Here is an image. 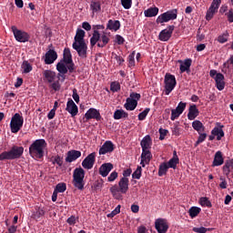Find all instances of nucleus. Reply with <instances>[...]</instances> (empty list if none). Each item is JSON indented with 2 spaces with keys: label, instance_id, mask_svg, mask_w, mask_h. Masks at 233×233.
Segmentation results:
<instances>
[{
  "label": "nucleus",
  "instance_id": "nucleus-7",
  "mask_svg": "<svg viewBox=\"0 0 233 233\" xmlns=\"http://www.w3.org/2000/svg\"><path fill=\"white\" fill-rule=\"evenodd\" d=\"M177 17V9H172L162 13V15H158L157 18V24L168 23L170 21L176 20Z\"/></svg>",
  "mask_w": 233,
  "mask_h": 233
},
{
  "label": "nucleus",
  "instance_id": "nucleus-52",
  "mask_svg": "<svg viewBox=\"0 0 233 233\" xmlns=\"http://www.w3.org/2000/svg\"><path fill=\"white\" fill-rule=\"evenodd\" d=\"M120 89H121V86H120L119 83H116V82L111 83V85H110V90L111 91L117 92Z\"/></svg>",
  "mask_w": 233,
  "mask_h": 233
},
{
  "label": "nucleus",
  "instance_id": "nucleus-55",
  "mask_svg": "<svg viewBox=\"0 0 233 233\" xmlns=\"http://www.w3.org/2000/svg\"><path fill=\"white\" fill-rule=\"evenodd\" d=\"M229 23H233V8H230L228 12L225 13Z\"/></svg>",
  "mask_w": 233,
  "mask_h": 233
},
{
  "label": "nucleus",
  "instance_id": "nucleus-23",
  "mask_svg": "<svg viewBox=\"0 0 233 233\" xmlns=\"http://www.w3.org/2000/svg\"><path fill=\"white\" fill-rule=\"evenodd\" d=\"M57 59V53L52 49L47 51L45 56V63L46 65H52L54 61Z\"/></svg>",
  "mask_w": 233,
  "mask_h": 233
},
{
  "label": "nucleus",
  "instance_id": "nucleus-49",
  "mask_svg": "<svg viewBox=\"0 0 233 233\" xmlns=\"http://www.w3.org/2000/svg\"><path fill=\"white\" fill-rule=\"evenodd\" d=\"M150 112V108L149 107H146L144 109L143 112H141L139 115H138V119L139 120H144L147 116V114Z\"/></svg>",
  "mask_w": 233,
  "mask_h": 233
},
{
  "label": "nucleus",
  "instance_id": "nucleus-64",
  "mask_svg": "<svg viewBox=\"0 0 233 233\" xmlns=\"http://www.w3.org/2000/svg\"><path fill=\"white\" fill-rule=\"evenodd\" d=\"M131 173H132V170L130 168H127V169L124 170L123 171V177H125V178L129 177Z\"/></svg>",
  "mask_w": 233,
  "mask_h": 233
},
{
  "label": "nucleus",
  "instance_id": "nucleus-1",
  "mask_svg": "<svg viewBox=\"0 0 233 233\" xmlns=\"http://www.w3.org/2000/svg\"><path fill=\"white\" fill-rule=\"evenodd\" d=\"M76 66L74 64L73 56L70 48H65L63 51L62 60L59 62V76L62 77V81L66 80V74L69 71L70 74L74 73Z\"/></svg>",
  "mask_w": 233,
  "mask_h": 233
},
{
  "label": "nucleus",
  "instance_id": "nucleus-56",
  "mask_svg": "<svg viewBox=\"0 0 233 233\" xmlns=\"http://www.w3.org/2000/svg\"><path fill=\"white\" fill-rule=\"evenodd\" d=\"M180 113L177 111V108L172 109V114H171V120L174 121L177 118H178L180 116Z\"/></svg>",
  "mask_w": 233,
  "mask_h": 233
},
{
  "label": "nucleus",
  "instance_id": "nucleus-22",
  "mask_svg": "<svg viewBox=\"0 0 233 233\" xmlns=\"http://www.w3.org/2000/svg\"><path fill=\"white\" fill-rule=\"evenodd\" d=\"M111 39L107 36L106 33H103L99 35V38L97 39V46L98 48H105L106 45L110 43Z\"/></svg>",
  "mask_w": 233,
  "mask_h": 233
},
{
  "label": "nucleus",
  "instance_id": "nucleus-24",
  "mask_svg": "<svg viewBox=\"0 0 233 233\" xmlns=\"http://www.w3.org/2000/svg\"><path fill=\"white\" fill-rule=\"evenodd\" d=\"M199 109L195 104L191 105L188 108L187 119L195 120L199 116Z\"/></svg>",
  "mask_w": 233,
  "mask_h": 233
},
{
  "label": "nucleus",
  "instance_id": "nucleus-4",
  "mask_svg": "<svg viewBox=\"0 0 233 233\" xmlns=\"http://www.w3.org/2000/svg\"><path fill=\"white\" fill-rule=\"evenodd\" d=\"M25 152V147L19 146H13L9 151H4L0 154V161H12L19 159Z\"/></svg>",
  "mask_w": 233,
  "mask_h": 233
},
{
  "label": "nucleus",
  "instance_id": "nucleus-11",
  "mask_svg": "<svg viewBox=\"0 0 233 233\" xmlns=\"http://www.w3.org/2000/svg\"><path fill=\"white\" fill-rule=\"evenodd\" d=\"M175 30V25H168L167 29L162 30L158 34V39L161 42H168L169 39L171 38L173 32Z\"/></svg>",
  "mask_w": 233,
  "mask_h": 233
},
{
  "label": "nucleus",
  "instance_id": "nucleus-9",
  "mask_svg": "<svg viewBox=\"0 0 233 233\" xmlns=\"http://www.w3.org/2000/svg\"><path fill=\"white\" fill-rule=\"evenodd\" d=\"M177 85L176 76L174 75L166 74L165 76V88L166 96H169Z\"/></svg>",
  "mask_w": 233,
  "mask_h": 233
},
{
  "label": "nucleus",
  "instance_id": "nucleus-43",
  "mask_svg": "<svg viewBox=\"0 0 233 233\" xmlns=\"http://www.w3.org/2000/svg\"><path fill=\"white\" fill-rule=\"evenodd\" d=\"M199 204L202 207H207V208L212 207V203L208 200V197H201V198L199 199Z\"/></svg>",
  "mask_w": 233,
  "mask_h": 233
},
{
  "label": "nucleus",
  "instance_id": "nucleus-3",
  "mask_svg": "<svg viewBox=\"0 0 233 233\" xmlns=\"http://www.w3.org/2000/svg\"><path fill=\"white\" fill-rule=\"evenodd\" d=\"M47 144L46 139H36L29 147V155L34 159H43Z\"/></svg>",
  "mask_w": 233,
  "mask_h": 233
},
{
  "label": "nucleus",
  "instance_id": "nucleus-13",
  "mask_svg": "<svg viewBox=\"0 0 233 233\" xmlns=\"http://www.w3.org/2000/svg\"><path fill=\"white\" fill-rule=\"evenodd\" d=\"M104 29H105V25H93L94 33H93L92 37L90 38V46H95L97 44V41L99 39V35H101L99 33V30H104Z\"/></svg>",
  "mask_w": 233,
  "mask_h": 233
},
{
  "label": "nucleus",
  "instance_id": "nucleus-33",
  "mask_svg": "<svg viewBox=\"0 0 233 233\" xmlns=\"http://www.w3.org/2000/svg\"><path fill=\"white\" fill-rule=\"evenodd\" d=\"M192 127L198 134H200V132H204L205 131V127L203 126V123L201 121H199V120H194L192 122Z\"/></svg>",
  "mask_w": 233,
  "mask_h": 233
},
{
  "label": "nucleus",
  "instance_id": "nucleus-38",
  "mask_svg": "<svg viewBox=\"0 0 233 233\" xmlns=\"http://www.w3.org/2000/svg\"><path fill=\"white\" fill-rule=\"evenodd\" d=\"M169 169L167 163H162L158 167V177H163L167 175V171Z\"/></svg>",
  "mask_w": 233,
  "mask_h": 233
},
{
  "label": "nucleus",
  "instance_id": "nucleus-21",
  "mask_svg": "<svg viewBox=\"0 0 233 233\" xmlns=\"http://www.w3.org/2000/svg\"><path fill=\"white\" fill-rule=\"evenodd\" d=\"M66 110L70 113L72 117L76 116L79 112V108L73 99L68 100Z\"/></svg>",
  "mask_w": 233,
  "mask_h": 233
},
{
  "label": "nucleus",
  "instance_id": "nucleus-16",
  "mask_svg": "<svg viewBox=\"0 0 233 233\" xmlns=\"http://www.w3.org/2000/svg\"><path fill=\"white\" fill-rule=\"evenodd\" d=\"M85 117L86 118V120L96 119L99 121L102 118V116L100 115L98 109L90 107L85 114Z\"/></svg>",
  "mask_w": 233,
  "mask_h": 233
},
{
  "label": "nucleus",
  "instance_id": "nucleus-18",
  "mask_svg": "<svg viewBox=\"0 0 233 233\" xmlns=\"http://www.w3.org/2000/svg\"><path fill=\"white\" fill-rule=\"evenodd\" d=\"M152 157L153 156H152V153L150 152V149H142L141 161H140L141 167H146L145 163L149 164Z\"/></svg>",
  "mask_w": 233,
  "mask_h": 233
},
{
  "label": "nucleus",
  "instance_id": "nucleus-26",
  "mask_svg": "<svg viewBox=\"0 0 233 233\" xmlns=\"http://www.w3.org/2000/svg\"><path fill=\"white\" fill-rule=\"evenodd\" d=\"M140 147L142 150H147L150 149L152 147V138L150 135H147L144 137L140 142Z\"/></svg>",
  "mask_w": 233,
  "mask_h": 233
},
{
  "label": "nucleus",
  "instance_id": "nucleus-30",
  "mask_svg": "<svg viewBox=\"0 0 233 233\" xmlns=\"http://www.w3.org/2000/svg\"><path fill=\"white\" fill-rule=\"evenodd\" d=\"M124 106L127 111H133L137 106V100H134L133 98L128 97Z\"/></svg>",
  "mask_w": 233,
  "mask_h": 233
},
{
  "label": "nucleus",
  "instance_id": "nucleus-29",
  "mask_svg": "<svg viewBox=\"0 0 233 233\" xmlns=\"http://www.w3.org/2000/svg\"><path fill=\"white\" fill-rule=\"evenodd\" d=\"M231 170H233V158L226 160L223 166V173L227 177H228Z\"/></svg>",
  "mask_w": 233,
  "mask_h": 233
},
{
  "label": "nucleus",
  "instance_id": "nucleus-58",
  "mask_svg": "<svg viewBox=\"0 0 233 233\" xmlns=\"http://www.w3.org/2000/svg\"><path fill=\"white\" fill-rule=\"evenodd\" d=\"M208 230H209V229L205 228L203 227H201V228H192V231L195 232V233H207Z\"/></svg>",
  "mask_w": 233,
  "mask_h": 233
},
{
  "label": "nucleus",
  "instance_id": "nucleus-6",
  "mask_svg": "<svg viewBox=\"0 0 233 233\" xmlns=\"http://www.w3.org/2000/svg\"><path fill=\"white\" fill-rule=\"evenodd\" d=\"M25 123V118L19 113H15L10 122V128L12 134H17L21 128H23V124Z\"/></svg>",
  "mask_w": 233,
  "mask_h": 233
},
{
  "label": "nucleus",
  "instance_id": "nucleus-61",
  "mask_svg": "<svg viewBox=\"0 0 233 233\" xmlns=\"http://www.w3.org/2000/svg\"><path fill=\"white\" fill-rule=\"evenodd\" d=\"M76 223V218L75 216H71L70 218H67V224L69 226H75Z\"/></svg>",
  "mask_w": 233,
  "mask_h": 233
},
{
  "label": "nucleus",
  "instance_id": "nucleus-40",
  "mask_svg": "<svg viewBox=\"0 0 233 233\" xmlns=\"http://www.w3.org/2000/svg\"><path fill=\"white\" fill-rule=\"evenodd\" d=\"M200 212H201V208H198V207H192L188 210V214L191 218H196L197 216H198V214H200Z\"/></svg>",
  "mask_w": 233,
  "mask_h": 233
},
{
  "label": "nucleus",
  "instance_id": "nucleus-5",
  "mask_svg": "<svg viewBox=\"0 0 233 233\" xmlns=\"http://www.w3.org/2000/svg\"><path fill=\"white\" fill-rule=\"evenodd\" d=\"M85 177H86V171L83 169V167H76L73 173V185L75 186V188L83 191L85 189Z\"/></svg>",
  "mask_w": 233,
  "mask_h": 233
},
{
  "label": "nucleus",
  "instance_id": "nucleus-25",
  "mask_svg": "<svg viewBox=\"0 0 233 233\" xmlns=\"http://www.w3.org/2000/svg\"><path fill=\"white\" fill-rule=\"evenodd\" d=\"M119 192L126 194L129 189V179L126 177L120 178L118 182Z\"/></svg>",
  "mask_w": 233,
  "mask_h": 233
},
{
  "label": "nucleus",
  "instance_id": "nucleus-44",
  "mask_svg": "<svg viewBox=\"0 0 233 233\" xmlns=\"http://www.w3.org/2000/svg\"><path fill=\"white\" fill-rule=\"evenodd\" d=\"M142 167L138 166L137 170L133 172L132 177L135 179H140L142 177Z\"/></svg>",
  "mask_w": 233,
  "mask_h": 233
},
{
  "label": "nucleus",
  "instance_id": "nucleus-31",
  "mask_svg": "<svg viewBox=\"0 0 233 233\" xmlns=\"http://www.w3.org/2000/svg\"><path fill=\"white\" fill-rule=\"evenodd\" d=\"M45 208H38L35 212H34L31 216L32 219H35V221L41 219L43 216H45Z\"/></svg>",
  "mask_w": 233,
  "mask_h": 233
},
{
  "label": "nucleus",
  "instance_id": "nucleus-14",
  "mask_svg": "<svg viewBox=\"0 0 233 233\" xmlns=\"http://www.w3.org/2000/svg\"><path fill=\"white\" fill-rule=\"evenodd\" d=\"M155 228L158 233H167L169 226L165 218H157L155 222Z\"/></svg>",
  "mask_w": 233,
  "mask_h": 233
},
{
  "label": "nucleus",
  "instance_id": "nucleus-19",
  "mask_svg": "<svg viewBox=\"0 0 233 233\" xmlns=\"http://www.w3.org/2000/svg\"><path fill=\"white\" fill-rule=\"evenodd\" d=\"M114 166L112 163H104L99 167V175L103 177H106L113 170Z\"/></svg>",
  "mask_w": 233,
  "mask_h": 233
},
{
  "label": "nucleus",
  "instance_id": "nucleus-51",
  "mask_svg": "<svg viewBox=\"0 0 233 233\" xmlns=\"http://www.w3.org/2000/svg\"><path fill=\"white\" fill-rule=\"evenodd\" d=\"M121 2V5L125 8V9H130L131 5H132V0H120Z\"/></svg>",
  "mask_w": 233,
  "mask_h": 233
},
{
  "label": "nucleus",
  "instance_id": "nucleus-39",
  "mask_svg": "<svg viewBox=\"0 0 233 233\" xmlns=\"http://www.w3.org/2000/svg\"><path fill=\"white\" fill-rule=\"evenodd\" d=\"M90 9L93 13H98L101 10V3L99 1H92L90 4Z\"/></svg>",
  "mask_w": 233,
  "mask_h": 233
},
{
  "label": "nucleus",
  "instance_id": "nucleus-35",
  "mask_svg": "<svg viewBox=\"0 0 233 233\" xmlns=\"http://www.w3.org/2000/svg\"><path fill=\"white\" fill-rule=\"evenodd\" d=\"M159 12L157 7H151L144 11V15L146 17H154L157 16Z\"/></svg>",
  "mask_w": 233,
  "mask_h": 233
},
{
  "label": "nucleus",
  "instance_id": "nucleus-12",
  "mask_svg": "<svg viewBox=\"0 0 233 233\" xmlns=\"http://www.w3.org/2000/svg\"><path fill=\"white\" fill-rule=\"evenodd\" d=\"M96 162V152L90 153L82 162V167L87 170L93 168Z\"/></svg>",
  "mask_w": 233,
  "mask_h": 233
},
{
  "label": "nucleus",
  "instance_id": "nucleus-50",
  "mask_svg": "<svg viewBox=\"0 0 233 233\" xmlns=\"http://www.w3.org/2000/svg\"><path fill=\"white\" fill-rule=\"evenodd\" d=\"M158 133H159V140H164L166 136L168 134V130L167 129H163V128H159L158 129Z\"/></svg>",
  "mask_w": 233,
  "mask_h": 233
},
{
  "label": "nucleus",
  "instance_id": "nucleus-59",
  "mask_svg": "<svg viewBox=\"0 0 233 233\" xmlns=\"http://www.w3.org/2000/svg\"><path fill=\"white\" fill-rule=\"evenodd\" d=\"M116 44L121 46L125 44V38L121 36V35H116Z\"/></svg>",
  "mask_w": 233,
  "mask_h": 233
},
{
  "label": "nucleus",
  "instance_id": "nucleus-28",
  "mask_svg": "<svg viewBox=\"0 0 233 233\" xmlns=\"http://www.w3.org/2000/svg\"><path fill=\"white\" fill-rule=\"evenodd\" d=\"M224 164V158L221 151H217L214 157L212 167H221Z\"/></svg>",
  "mask_w": 233,
  "mask_h": 233
},
{
  "label": "nucleus",
  "instance_id": "nucleus-2",
  "mask_svg": "<svg viewBox=\"0 0 233 233\" xmlns=\"http://www.w3.org/2000/svg\"><path fill=\"white\" fill-rule=\"evenodd\" d=\"M86 31L82 29H77L75 35V41L73 43V49L77 53L78 56L82 59L87 57V45L85 40Z\"/></svg>",
  "mask_w": 233,
  "mask_h": 233
},
{
  "label": "nucleus",
  "instance_id": "nucleus-32",
  "mask_svg": "<svg viewBox=\"0 0 233 233\" xmlns=\"http://www.w3.org/2000/svg\"><path fill=\"white\" fill-rule=\"evenodd\" d=\"M218 8L215 7V5H211L209 9L207 11V14H206V20L207 21H210L213 19L215 14L218 13Z\"/></svg>",
  "mask_w": 233,
  "mask_h": 233
},
{
  "label": "nucleus",
  "instance_id": "nucleus-17",
  "mask_svg": "<svg viewBox=\"0 0 233 233\" xmlns=\"http://www.w3.org/2000/svg\"><path fill=\"white\" fill-rule=\"evenodd\" d=\"M222 127H224V126H221L220 127H214L211 130V136L208 137V139L212 141L215 139V136H217V140L220 141L221 138L224 137L225 136V133Z\"/></svg>",
  "mask_w": 233,
  "mask_h": 233
},
{
  "label": "nucleus",
  "instance_id": "nucleus-63",
  "mask_svg": "<svg viewBox=\"0 0 233 233\" xmlns=\"http://www.w3.org/2000/svg\"><path fill=\"white\" fill-rule=\"evenodd\" d=\"M72 96H73V98L75 99V102L76 103V104H78L79 103V94H78V92H77V89H74L73 90V95H72Z\"/></svg>",
  "mask_w": 233,
  "mask_h": 233
},
{
  "label": "nucleus",
  "instance_id": "nucleus-48",
  "mask_svg": "<svg viewBox=\"0 0 233 233\" xmlns=\"http://www.w3.org/2000/svg\"><path fill=\"white\" fill-rule=\"evenodd\" d=\"M172 135L177 137L181 135V127L177 126V124H174V126L172 127Z\"/></svg>",
  "mask_w": 233,
  "mask_h": 233
},
{
  "label": "nucleus",
  "instance_id": "nucleus-62",
  "mask_svg": "<svg viewBox=\"0 0 233 233\" xmlns=\"http://www.w3.org/2000/svg\"><path fill=\"white\" fill-rule=\"evenodd\" d=\"M207 137H208V134H205L203 132L198 133V139L200 143L204 142L207 139Z\"/></svg>",
  "mask_w": 233,
  "mask_h": 233
},
{
  "label": "nucleus",
  "instance_id": "nucleus-36",
  "mask_svg": "<svg viewBox=\"0 0 233 233\" xmlns=\"http://www.w3.org/2000/svg\"><path fill=\"white\" fill-rule=\"evenodd\" d=\"M192 65V60L191 59H186L184 61V64H181L179 66L180 73H185L188 72L190 69V66Z\"/></svg>",
  "mask_w": 233,
  "mask_h": 233
},
{
  "label": "nucleus",
  "instance_id": "nucleus-47",
  "mask_svg": "<svg viewBox=\"0 0 233 233\" xmlns=\"http://www.w3.org/2000/svg\"><path fill=\"white\" fill-rule=\"evenodd\" d=\"M117 177H118V173L116 171H113L108 176L107 182H109V183L115 182Z\"/></svg>",
  "mask_w": 233,
  "mask_h": 233
},
{
  "label": "nucleus",
  "instance_id": "nucleus-37",
  "mask_svg": "<svg viewBox=\"0 0 233 233\" xmlns=\"http://www.w3.org/2000/svg\"><path fill=\"white\" fill-rule=\"evenodd\" d=\"M21 69L23 74H30V72L33 70L32 64L25 60L22 63Z\"/></svg>",
  "mask_w": 233,
  "mask_h": 233
},
{
  "label": "nucleus",
  "instance_id": "nucleus-20",
  "mask_svg": "<svg viewBox=\"0 0 233 233\" xmlns=\"http://www.w3.org/2000/svg\"><path fill=\"white\" fill-rule=\"evenodd\" d=\"M82 156L81 151L79 150H69L67 152V157H66V162L67 163H73L74 161L79 159V157Z\"/></svg>",
  "mask_w": 233,
  "mask_h": 233
},
{
  "label": "nucleus",
  "instance_id": "nucleus-41",
  "mask_svg": "<svg viewBox=\"0 0 233 233\" xmlns=\"http://www.w3.org/2000/svg\"><path fill=\"white\" fill-rule=\"evenodd\" d=\"M228 36H229V34L228 31H226L222 35H218V42L220 44H225V43L228 42Z\"/></svg>",
  "mask_w": 233,
  "mask_h": 233
},
{
  "label": "nucleus",
  "instance_id": "nucleus-60",
  "mask_svg": "<svg viewBox=\"0 0 233 233\" xmlns=\"http://www.w3.org/2000/svg\"><path fill=\"white\" fill-rule=\"evenodd\" d=\"M114 118L119 120L122 118V109H116L114 114Z\"/></svg>",
  "mask_w": 233,
  "mask_h": 233
},
{
  "label": "nucleus",
  "instance_id": "nucleus-8",
  "mask_svg": "<svg viewBox=\"0 0 233 233\" xmlns=\"http://www.w3.org/2000/svg\"><path fill=\"white\" fill-rule=\"evenodd\" d=\"M209 76H211V78L215 79L216 81V86H217V89L219 91H222L223 89H225V76L218 73L217 70L215 69H211L209 72Z\"/></svg>",
  "mask_w": 233,
  "mask_h": 233
},
{
  "label": "nucleus",
  "instance_id": "nucleus-46",
  "mask_svg": "<svg viewBox=\"0 0 233 233\" xmlns=\"http://www.w3.org/2000/svg\"><path fill=\"white\" fill-rule=\"evenodd\" d=\"M135 56H136V51H133V53H131L128 56L127 59H128L129 66H135V65H136Z\"/></svg>",
  "mask_w": 233,
  "mask_h": 233
},
{
  "label": "nucleus",
  "instance_id": "nucleus-10",
  "mask_svg": "<svg viewBox=\"0 0 233 233\" xmlns=\"http://www.w3.org/2000/svg\"><path fill=\"white\" fill-rule=\"evenodd\" d=\"M11 30L15 35V39H16L18 43H26L30 40V35L25 31L17 29L15 25H13Z\"/></svg>",
  "mask_w": 233,
  "mask_h": 233
},
{
  "label": "nucleus",
  "instance_id": "nucleus-54",
  "mask_svg": "<svg viewBox=\"0 0 233 233\" xmlns=\"http://www.w3.org/2000/svg\"><path fill=\"white\" fill-rule=\"evenodd\" d=\"M129 98H132L134 101H139V99L141 98V94L139 93H135V92H132L130 93L129 95Z\"/></svg>",
  "mask_w": 233,
  "mask_h": 233
},
{
  "label": "nucleus",
  "instance_id": "nucleus-27",
  "mask_svg": "<svg viewBox=\"0 0 233 233\" xmlns=\"http://www.w3.org/2000/svg\"><path fill=\"white\" fill-rule=\"evenodd\" d=\"M120 27H121V23L119 22V20L109 19L106 25L107 30H111L115 32L119 30Z\"/></svg>",
  "mask_w": 233,
  "mask_h": 233
},
{
  "label": "nucleus",
  "instance_id": "nucleus-42",
  "mask_svg": "<svg viewBox=\"0 0 233 233\" xmlns=\"http://www.w3.org/2000/svg\"><path fill=\"white\" fill-rule=\"evenodd\" d=\"M168 166V168L176 169L177 165L179 164V158H170L168 162L167 163Z\"/></svg>",
  "mask_w": 233,
  "mask_h": 233
},
{
  "label": "nucleus",
  "instance_id": "nucleus-45",
  "mask_svg": "<svg viewBox=\"0 0 233 233\" xmlns=\"http://www.w3.org/2000/svg\"><path fill=\"white\" fill-rule=\"evenodd\" d=\"M187 102L180 101L178 106L176 107L177 111L181 115L183 114L184 110L186 109Z\"/></svg>",
  "mask_w": 233,
  "mask_h": 233
},
{
  "label": "nucleus",
  "instance_id": "nucleus-15",
  "mask_svg": "<svg viewBox=\"0 0 233 233\" xmlns=\"http://www.w3.org/2000/svg\"><path fill=\"white\" fill-rule=\"evenodd\" d=\"M115 148V144L112 141H106L99 149V155L111 154Z\"/></svg>",
  "mask_w": 233,
  "mask_h": 233
},
{
  "label": "nucleus",
  "instance_id": "nucleus-53",
  "mask_svg": "<svg viewBox=\"0 0 233 233\" xmlns=\"http://www.w3.org/2000/svg\"><path fill=\"white\" fill-rule=\"evenodd\" d=\"M103 186H104V180L103 179L96 181L95 185H94L96 190L102 189Z\"/></svg>",
  "mask_w": 233,
  "mask_h": 233
},
{
  "label": "nucleus",
  "instance_id": "nucleus-34",
  "mask_svg": "<svg viewBox=\"0 0 233 233\" xmlns=\"http://www.w3.org/2000/svg\"><path fill=\"white\" fill-rule=\"evenodd\" d=\"M44 77L48 83H54L56 81V72L46 70L44 71Z\"/></svg>",
  "mask_w": 233,
  "mask_h": 233
},
{
  "label": "nucleus",
  "instance_id": "nucleus-57",
  "mask_svg": "<svg viewBox=\"0 0 233 233\" xmlns=\"http://www.w3.org/2000/svg\"><path fill=\"white\" fill-rule=\"evenodd\" d=\"M57 194H59V184L56 186L55 191L52 195V201H57Z\"/></svg>",
  "mask_w": 233,
  "mask_h": 233
}]
</instances>
